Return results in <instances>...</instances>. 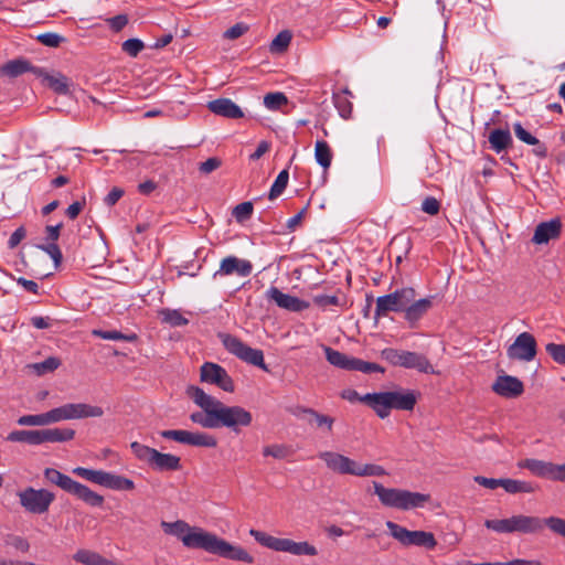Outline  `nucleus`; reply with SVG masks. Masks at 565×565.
Returning <instances> with one entry per match:
<instances>
[{"instance_id": "cd10ccee", "label": "nucleus", "mask_w": 565, "mask_h": 565, "mask_svg": "<svg viewBox=\"0 0 565 565\" xmlns=\"http://www.w3.org/2000/svg\"><path fill=\"white\" fill-rule=\"evenodd\" d=\"M518 467L530 470L540 478H550L552 462L539 459H524L518 462Z\"/></svg>"}, {"instance_id": "2f4dec72", "label": "nucleus", "mask_w": 565, "mask_h": 565, "mask_svg": "<svg viewBox=\"0 0 565 565\" xmlns=\"http://www.w3.org/2000/svg\"><path fill=\"white\" fill-rule=\"evenodd\" d=\"M501 487L510 494L533 493L537 489L532 482L510 478H502Z\"/></svg>"}, {"instance_id": "f257e3e1", "label": "nucleus", "mask_w": 565, "mask_h": 565, "mask_svg": "<svg viewBox=\"0 0 565 565\" xmlns=\"http://www.w3.org/2000/svg\"><path fill=\"white\" fill-rule=\"evenodd\" d=\"M166 534L177 536L188 548L202 550L222 558L253 563L254 557L241 545L232 544L216 534L199 526H190L185 521L161 522Z\"/></svg>"}, {"instance_id": "4d7b16f0", "label": "nucleus", "mask_w": 565, "mask_h": 565, "mask_svg": "<svg viewBox=\"0 0 565 565\" xmlns=\"http://www.w3.org/2000/svg\"><path fill=\"white\" fill-rule=\"evenodd\" d=\"M38 40L45 46L57 47L64 41V38L57 33L47 32L40 34Z\"/></svg>"}, {"instance_id": "a18cd8bd", "label": "nucleus", "mask_w": 565, "mask_h": 565, "mask_svg": "<svg viewBox=\"0 0 565 565\" xmlns=\"http://www.w3.org/2000/svg\"><path fill=\"white\" fill-rule=\"evenodd\" d=\"M334 106L338 109L340 116L348 119L352 113V103L345 95L337 94L333 96Z\"/></svg>"}, {"instance_id": "39448f33", "label": "nucleus", "mask_w": 565, "mask_h": 565, "mask_svg": "<svg viewBox=\"0 0 565 565\" xmlns=\"http://www.w3.org/2000/svg\"><path fill=\"white\" fill-rule=\"evenodd\" d=\"M44 477L51 483L56 484L65 492L75 495L77 499L84 501L90 507H102L104 503L103 495L94 492L85 484L73 480L67 475H64L54 468H46L44 470Z\"/></svg>"}, {"instance_id": "423d86ee", "label": "nucleus", "mask_w": 565, "mask_h": 565, "mask_svg": "<svg viewBox=\"0 0 565 565\" xmlns=\"http://www.w3.org/2000/svg\"><path fill=\"white\" fill-rule=\"evenodd\" d=\"M249 535L253 536L260 545L275 552L289 553L296 556H316L318 554L316 546L306 541L295 542L290 539L275 537L254 529L249 530Z\"/></svg>"}, {"instance_id": "774afa93", "label": "nucleus", "mask_w": 565, "mask_h": 565, "mask_svg": "<svg viewBox=\"0 0 565 565\" xmlns=\"http://www.w3.org/2000/svg\"><path fill=\"white\" fill-rule=\"evenodd\" d=\"M550 480L565 482V463L556 465L552 462Z\"/></svg>"}, {"instance_id": "bf43d9fd", "label": "nucleus", "mask_w": 565, "mask_h": 565, "mask_svg": "<svg viewBox=\"0 0 565 565\" xmlns=\"http://www.w3.org/2000/svg\"><path fill=\"white\" fill-rule=\"evenodd\" d=\"M247 31L248 25L243 22H238L225 31L224 38L228 40H236L243 34H245Z\"/></svg>"}, {"instance_id": "6ab92c4d", "label": "nucleus", "mask_w": 565, "mask_h": 565, "mask_svg": "<svg viewBox=\"0 0 565 565\" xmlns=\"http://www.w3.org/2000/svg\"><path fill=\"white\" fill-rule=\"evenodd\" d=\"M492 390L502 397L514 398L523 393L524 386L515 376L499 375L492 384Z\"/></svg>"}, {"instance_id": "aec40b11", "label": "nucleus", "mask_w": 565, "mask_h": 565, "mask_svg": "<svg viewBox=\"0 0 565 565\" xmlns=\"http://www.w3.org/2000/svg\"><path fill=\"white\" fill-rule=\"evenodd\" d=\"M562 233V222L559 218H552L540 223L534 231L532 242L537 245L547 244L550 241L557 239Z\"/></svg>"}, {"instance_id": "4468645a", "label": "nucleus", "mask_w": 565, "mask_h": 565, "mask_svg": "<svg viewBox=\"0 0 565 565\" xmlns=\"http://www.w3.org/2000/svg\"><path fill=\"white\" fill-rule=\"evenodd\" d=\"M160 435L166 439H171L180 444L213 448L217 445V439L206 433H192L183 429L162 430Z\"/></svg>"}, {"instance_id": "ddd939ff", "label": "nucleus", "mask_w": 565, "mask_h": 565, "mask_svg": "<svg viewBox=\"0 0 565 565\" xmlns=\"http://www.w3.org/2000/svg\"><path fill=\"white\" fill-rule=\"evenodd\" d=\"M20 504L30 513L43 514L45 513L51 503L54 501L55 495L46 489L26 488L18 493Z\"/></svg>"}, {"instance_id": "473e14b6", "label": "nucleus", "mask_w": 565, "mask_h": 565, "mask_svg": "<svg viewBox=\"0 0 565 565\" xmlns=\"http://www.w3.org/2000/svg\"><path fill=\"white\" fill-rule=\"evenodd\" d=\"M7 440L33 446L41 445V430H13L8 434Z\"/></svg>"}, {"instance_id": "f3484780", "label": "nucleus", "mask_w": 565, "mask_h": 565, "mask_svg": "<svg viewBox=\"0 0 565 565\" xmlns=\"http://www.w3.org/2000/svg\"><path fill=\"white\" fill-rule=\"evenodd\" d=\"M266 298L275 302L279 308L291 312H301L310 307L309 302L296 296L284 294L275 286L267 289Z\"/></svg>"}, {"instance_id": "9b49d317", "label": "nucleus", "mask_w": 565, "mask_h": 565, "mask_svg": "<svg viewBox=\"0 0 565 565\" xmlns=\"http://www.w3.org/2000/svg\"><path fill=\"white\" fill-rule=\"evenodd\" d=\"M218 338L224 348L239 360L267 371L262 350L253 349L241 341L237 337L228 333H220Z\"/></svg>"}, {"instance_id": "f704fd0d", "label": "nucleus", "mask_w": 565, "mask_h": 565, "mask_svg": "<svg viewBox=\"0 0 565 565\" xmlns=\"http://www.w3.org/2000/svg\"><path fill=\"white\" fill-rule=\"evenodd\" d=\"M92 334L94 337L100 338L103 340H111V341H125V342H136L138 340V335L134 332L122 333L117 330H93Z\"/></svg>"}, {"instance_id": "f8f14e48", "label": "nucleus", "mask_w": 565, "mask_h": 565, "mask_svg": "<svg viewBox=\"0 0 565 565\" xmlns=\"http://www.w3.org/2000/svg\"><path fill=\"white\" fill-rule=\"evenodd\" d=\"M217 427H227L238 433V427H247L252 424V414L241 406H226L216 399Z\"/></svg>"}, {"instance_id": "c9c22d12", "label": "nucleus", "mask_w": 565, "mask_h": 565, "mask_svg": "<svg viewBox=\"0 0 565 565\" xmlns=\"http://www.w3.org/2000/svg\"><path fill=\"white\" fill-rule=\"evenodd\" d=\"M315 158L319 166L324 170L330 168L332 161V151L324 140H317L315 145Z\"/></svg>"}, {"instance_id": "c85d7f7f", "label": "nucleus", "mask_w": 565, "mask_h": 565, "mask_svg": "<svg viewBox=\"0 0 565 565\" xmlns=\"http://www.w3.org/2000/svg\"><path fill=\"white\" fill-rule=\"evenodd\" d=\"M318 457L326 463L328 469L333 472L344 475L347 456L334 451H321Z\"/></svg>"}, {"instance_id": "79ce46f5", "label": "nucleus", "mask_w": 565, "mask_h": 565, "mask_svg": "<svg viewBox=\"0 0 565 565\" xmlns=\"http://www.w3.org/2000/svg\"><path fill=\"white\" fill-rule=\"evenodd\" d=\"M288 181H289V172L287 169H284L282 171H280L278 173L276 180L274 181V183L270 188L269 195H268L269 200H275L276 198H278L287 188Z\"/></svg>"}, {"instance_id": "9d476101", "label": "nucleus", "mask_w": 565, "mask_h": 565, "mask_svg": "<svg viewBox=\"0 0 565 565\" xmlns=\"http://www.w3.org/2000/svg\"><path fill=\"white\" fill-rule=\"evenodd\" d=\"M417 292L412 287H404L396 289L395 291L380 296L376 299L374 317L376 319L386 317L388 312H403L405 311L406 305L413 302L416 298Z\"/></svg>"}, {"instance_id": "c756f323", "label": "nucleus", "mask_w": 565, "mask_h": 565, "mask_svg": "<svg viewBox=\"0 0 565 565\" xmlns=\"http://www.w3.org/2000/svg\"><path fill=\"white\" fill-rule=\"evenodd\" d=\"M327 361L335 367L352 371L354 358L329 347H324Z\"/></svg>"}, {"instance_id": "a19ab883", "label": "nucleus", "mask_w": 565, "mask_h": 565, "mask_svg": "<svg viewBox=\"0 0 565 565\" xmlns=\"http://www.w3.org/2000/svg\"><path fill=\"white\" fill-rule=\"evenodd\" d=\"M372 409L376 413L380 418H386L391 413L390 402L387 392L377 393Z\"/></svg>"}, {"instance_id": "e2e57ef3", "label": "nucleus", "mask_w": 565, "mask_h": 565, "mask_svg": "<svg viewBox=\"0 0 565 565\" xmlns=\"http://www.w3.org/2000/svg\"><path fill=\"white\" fill-rule=\"evenodd\" d=\"M439 209L440 204L434 196H427L422 203V211L429 215H436Z\"/></svg>"}, {"instance_id": "0eeeda50", "label": "nucleus", "mask_w": 565, "mask_h": 565, "mask_svg": "<svg viewBox=\"0 0 565 565\" xmlns=\"http://www.w3.org/2000/svg\"><path fill=\"white\" fill-rule=\"evenodd\" d=\"M132 454L142 462L158 471H177L181 468L180 457L172 454H163L154 448L138 441L130 444Z\"/></svg>"}, {"instance_id": "b1692460", "label": "nucleus", "mask_w": 565, "mask_h": 565, "mask_svg": "<svg viewBox=\"0 0 565 565\" xmlns=\"http://www.w3.org/2000/svg\"><path fill=\"white\" fill-rule=\"evenodd\" d=\"M34 74L42 77L45 85L52 88L55 93L67 94L70 92V82L65 75L61 73L49 74L42 68L34 70Z\"/></svg>"}, {"instance_id": "4c0bfd02", "label": "nucleus", "mask_w": 565, "mask_h": 565, "mask_svg": "<svg viewBox=\"0 0 565 565\" xmlns=\"http://www.w3.org/2000/svg\"><path fill=\"white\" fill-rule=\"evenodd\" d=\"M162 322L168 323L171 327H182L189 323V320L183 317L180 310L164 308L160 312Z\"/></svg>"}, {"instance_id": "864d4df0", "label": "nucleus", "mask_w": 565, "mask_h": 565, "mask_svg": "<svg viewBox=\"0 0 565 565\" xmlns=\"http://www.w3.org/2000/svg\"><path fill=\"white\" fill-rule=\"evenodd\" d=\"M4 542L7 545L14 547L17 551L22 553H26L30 550V543L28 540L19 535L9 534Z\"/></svg>"}, {"instance_id": "4be33fe9", "label": "nucleus", "mask_w": 565, "mask_h": 565, "mask_svg": "<svg viewBox=\"0 0 565 565\" xmlns=\"http://www.w3.org/2000/svg\"><path fill=\"white\" fill-rule=\"evenodd\" d=\"M207 109L214 115L238 119L244 117V113L238 105L230 98H217L207 103Z\"/></svg>"}, {"instance_id": "5fc2aeb1", "label": "nucleus", "mask_w": 565, "mask_h": 565, "mask_svg": "<svg viewBox=\"0 0 565 565\" xmlns=\"http://www.w3.org/2000/svg\"><path fill=\"white\" fill-rule=\"evenodd\" d=\"M387 475L384 467L375 463H362L359 477H382Z\"/></svg>"}, {"instance_id": "72a5a7b5", "label": "nucleus", "mask_w": 565, "mask_h": 565, "mask_svg": "<svg viewBox=\"0 0 565 565\" xmlns=\"http://www.w3.org/2000/svg\"><path fill=\"white\" fill-rule=\"evenodd\" d=\"M514 134L516 138L523 141L526 145L537 146V149L534 150L535 154L540 157L546 156V148L541 145L540 140L532 136L529 131H526L520 122H515L513 125Z\"/></svg>"}, {"instance_id": "7ed1b4c3", "label": "nucleus", "mask_w": 565, "mask_h": 565, "mask_svg": "<svg viewBox=\"0 0 565 565\" xmlns=\"http://www.w3.org/2000/svg\"><path fill=\"white\" fill-rule=\"evenodd\" d=\"M484 526L498 534H537L547 526V518L534 515L513 514L505 519L486 520Z\"/></svg>"}, {"instance_id": "338daca9", "label": "nucleus", "mask_w": 565, "mask_h": 565, "mask_svg": "<svg viewBox=\"0 0 565 565\" xmlns=\"http://www.w3.org/2000/svg\"><path fill=\"white\" fill-rule=\"evenodd\" d=\"M109 26L118 32L122 30L128 23V17L126 14H118L107 20Z\"/></svg>"}, {"instance_id": "2eb2a0df", "label": "nucleus", "mask_w": 565, "mask_h": 565, "mask_svg": "<svg viewBox=\"0 0 565 565\" xmlns=\"http://www.w3.org/2000/svg\"><path fill=\"white\" fill-rule=\"evenodd\" d=\"M507 354L511 360L532 361L536 355L535 338L529 332L520 333L508 348Z\"/></svg>"}, {"instance_id": "49530a36", "label": "nucleus", "mask_w": 565, "mask_h": 565, "mask_svg": "<svg viewBox=\"0 0 565 565\" xmlns=\"http://www.w3.org/2000/svg\"><path fill=\"white\" fill-rule=\"evenodd\" d=\"M61 365L57 358L50 356L40 363L33 364V369L39 375L55 371Z\"/></svg>"}, {"instance_id": "bb28decb", "label": "nucleus", "mask_w": 565, "mask_h": 565, "mask_svg": "<svg viewBox=\"0 0 565 565\" xmlns=\"http://www.w3.org/2000/svg\"><path fill=\"white\" fill-rule=\"evenodd\" d=\"M75 430L71 428H46L41 429V444L44 443H64L72 440Z\"/></svg>"}, {"instance_id": "dca6fc26", "label": "nucleus", "mask_w": 565, "mask_h": 565, "mask_svg": "<svg viewBox=\"0 0 565 565\" xmlns=\"http://www.w3.org/2000/svg\"><path fill=\"white\" fill-rule=\"evenodd\" d=\"M201 381L215 384L225 392H234V383L227 371L221 365L205 362L201 366Z\"/></svg>"}, {"instance_id": "20e7f679", "label": "nucleus", "mask_w": 565, "mask_h": 565, "mask_svg": "<svg viewBox=\"0 0 565 565\" xmlns=\"http://www.w3.org/2000/svg\"><path fill=\"white\" fill-rule=\"evenodd\" d=\"M373 488L374 493L379 497L383 505L398 510L423 508L430 500L429 494L396 488H385L377 481H373Z\"/></svg>"}, {"instance_id": "3c124183", "label": "nucleus", "mask_w": 565, "mask_h": 565, "mask_svg": "<svg viewBox=\"0 0 565 565\" xmlns=\"http://www.w3.org/2000/svg\"><path fill=\"white\" fill-rule=\"evenodd\" d=\"M253 204L252 202H243L237 204L233 210V216L237 222H244L249 218L253 214Z\"/></svg>"}, {"instance_id": "603ef678", "label": "nucleus", "mask_w": 565, "mask_h": 565, "mask_svg": "<svg viewBox=\"0 0 565 565\" xmlns=\"http://www.w3.org/2000/svg\"><path fill=\"white\" fill-rule=\"evenodd\" d=\"M145 47V44L139 39H128L126 40L121 49L129 56L136 57Z\"/></svg>"}, {"instance_id": "6e6d98bb", "label": "nucleus", "mask_w": 565, "mask_h": 565, "mask_svg": "<svg viewBox=\"0 0 565 565\" xmlns=\"http://www.w3.org/2000/svg\"><path fill=\"white\" fill-rule=\"evenodd\" d=\"M404 350H397L393 348H385L381 351V356L384 359L387 363H390L393 366H399L401 359Z\"/></svg>"}, {"instance_id": "13d9d810", "label": "nucleus", "mask_w": 565, "mask_h": 565, "mask_svg": "<svg viewBox=\"0 0 565 565\" xmlns=\"http://www.w3.org/2000/svg\"><path fill=\"white\" fill-rule=\"evenodd\" d=\"M40 248L44 250L50 257L53 259L55 267H58L62 262V252L57 244L49 243L46 245H41Z\"/></svg>"}, {"instance_id": "69168bd1", "label": "nucleus", "mask_w": 565, "mask_h": 565, "mask_svg": "<svg viewBox=\"0 0 565 565\" xmlns=\"http://www.w3.org/2000/svg\"><path fill=\"white\" fill-rule=\"evenodd\" d=\"M221 160L215 157L209 158L206 161L200 164L199 170L204 174H209L218 169L221 167Z\"/></svg>"}, {"instance_id": "8fccbe9b", "label": "nucleus", "mask_w": 565, "mask_h": 565, "mask_svg": "<svg viewBox=\"0 0 565 565\" xmlns=\"http://www.w3.org/2000/svg\"><path fill=\"white\" fill-rule=\"evenodd\" d=\"M545 350L556 363L565 364V344L547 343Z\"/></svg>"}, {"instance_id": "ea45409f", "label": "nucleus", "mask_w": 565, "mask_h": 565, "mask_svg": "<svg viewBox=\"0 0 565 565\" xmlns=\"http://www.w3.org/2000/svg\"><path fill=\"white\" fill-rule=\"evenodd\" d=\"M291 33L289 31H281L279 32L274 40L269 44V51L273 54H281L284 53L290 42H291Z\"/></svg>"}, {"instance_id": "a211bd4d", "label": "nucleus", "mask_w": 565, "mask_h": 565, "mask_svg": "<svg viewBox=\"0 0 565 565\" xmlns=\"http://www.w3.org/2000/svg\"><path fill=\"white\" fill-rule=\"evenodd\" d=\"M252 270L253 265L249 260L228 256L222 259L220 268L214 276H231L235 274L239 277H247L252 274Z\"/></svg>"}, {"instance_id": "a878e982", "label": "nucleus", "mask_w": 565, "mask_h": 565, "mask_svg": "<svg viewBox=\"0 0 565 565\" xmlns=\"http://www.w3.org/2000/svg\"><path fill=\"white\" fill-rule=\"evenodd\" d=\"M488 141L490 148L500 153L511 146L512 137L509 129H494L489 134Z\"/></svg>"}, {"instance_id": "680f3d73", "label": "nucleus", "mask_w": 565, "mask_h": 565, "mask_svg": "<svg viewBox=\"0 0 565 565\" xmlns=\"http://www.w3.org/2000/svg\"><path fill=\"white\" fill-rule=\"evenodd\" d=\"M264 456H270L276 459H282L287 456V448L281 445L267 446L263 449Z\"/></svg>"}, {"instance_id": "6e6552de", "label": "nucleus", "mask_w": 565, "mask_h": 565, "mask_svg": "<svg viewBox=\"0 0 565 565\" xmlns=\"http://www.w3.org/2000/svg\"><path fill=\"white\" fill-rule=\"evenodd\" d=\"M192 401L202 408L203 412L192 413L190 418L193 423L204 428H218L216 411V398L206 394L198 386H190L186 391Z\"/></svg>"}, {"instance_id": "de8ad7c7", "label": "nucleus", "mask_w": 565, "mask_h": 565, "mask_svg": "<svg viewBox=\"0 0 565 565\" xmlns=\"http://www.w3.org/2000/svg\"><path fill=\"white\" fill-rule=\"evenodd\" d=\"M352 371H360L362 373L369 374L373 372L383 373L384 369L380 364L366 362L361 359L354 358Z\"/></svg>"}, {"instance_id": "052dcab7", "label": "nucleus", "mask_w": 565, "mask_h": 565, "mask_svg": "<svg viewBox=\"0 0 565 565\" xmlns=\"http://www.w3.org/2000/svg\"><path fill=\"white\" fill-rule=\"evenodd\" d=\"M547 527L563 537H565V520L557 516L547 518Z\"/></svg>"}, {"instance_id": "412c9836", "label": "nucleus", "mask_w": 565, "mask_h": 565, "mask_svg": "<svg viewBox=\"0 0 565 565\" xmlns=\"http://www.w3.org/2000/svg\"><path fill=\"white\" fill-rule=\"evenodd\" d=\"M433 297L422 298L413 300L409 305H406L404 311V319L408 323L409 328L417 327L420 319L431 309Z\"/></svg>"}, {"instance_id": "37998d69", "label": "nucleus", "mask_w": 565, "mask_h": 565, "mask_svg": "<svg viewBox=\"0 0 565 565\" xmlns=\"http://www.w3.org/2000/svg\"><path fill=\"white\" fill-rule=\"evenodd\" d=\"M288 99L284 93H269L264 97V105L269 110H278L282 106L287 105Z\"/></svg>"}, {"instance_id": "c03bdc74", "label": "nucleus", "mask_w": 565, "mask_h": 565, "mask_svg": "<svg viewBox=\"0 0 565 565\" xmlns=\"http://www.w3.org/2000/svg\"><path fill=\"white\" fill-rule=\"evenodd\" d=\"M303 413H307L317 424L318 427H326L328 431L332 430L334 419L330 416L318 413L312 408H301Z\"/></svg>"}, {"instance_id": "f03ea898", "label": "nucleus", "mask_w": 565, "mask_h": 565, "mask_svg": "<svg viewBox=\"0 0 565 565\" xmlns=\"http://www.w3.org/2000/svg\"><path fill=\"white\" fill-rule=\"evenodd\" d=\"M103 414L104 411L99 406L85 403H67L45 413L23 415L18 418L17 423L20 426H46L63 420L100 417Z\"/></svg>"}, {"instance_id": "5701e85b", "label": "nucleus", "mask_w": 565, "mask_h": 565, "mask_svg": "<svg viewBox=\"0 0 565 565\" xmlns=\"http://www.w3.org/2000/svg\"><path fill=\"white\" fill-rule=\"evenodd\" d=\"M399 366L405 369H414L426 374L435 373L434 367L428 359L424 354L413 351H403Z\"/></svg>"}, {"instance_id": "7c9ffc66", "label": "nucleus", "mask_w": 565, "mask_h": 565, "mask_svg": "<svg viewBox=\"0 0 565 565\" xmlns=\"http://www.w3.org/2000/svg\"><path fill=\"white\" fill-rule=\"evenodd\" d=\"M73 559L83 565H111L113 561L105 558L99 553L81 548L74 555Z\"/></svg>"}, {"instance_id": "1a4fd4ad", "label": "nucleus", "mask_w": 565, "mask_h": 565, "mask_svg": "<svg viewBox=\"0 0 565 565\" xmlns=\"http://www.w3.org/2000/svg\"><path fill=\"white\" fill-rule=\"evenodd\" d=\"M385 525L390 535L403 546L434 550L437 545V541L431 532L422 530L411 531L393 521H386Z\"/></svg>"}, {"instance_id": "58836bf2", "label": "nucleus", "mask_w": 565, "mask_h": 565, "mask_svg": "<svg viewBox=\"0 0 565 565\" xmlns=\"http://www.w3.org/2000/svg\"><path fill=\"white\" fill-rule=\"evenodd\" d=\"M106 488L117 491H130L135 488V483L131 479L109 472Z\"/></svg>"}, {"instance_id": "0e129e2a", "label": "nucleus", "mask_w": 565, "mask_h": 565, "mask_svg": "<svg viewBox=\"0 0 565 565\" xmlns=\"http://www.w3.org/2000/svg\"><path fill=\"white\" fill-rule=\"evenodd\" d=\"M475 482H477L479 486H482L487 489L494 490L498 487H501L502 484V478L501 479H494V478H487L482 476H477L473 478Z\"/></svg>"}, {"instance_id": "09e8293b", "label": "nucleus", "mask_w": 565, "mask_h": 565, "mask_svg": "<svg viewBox=\"0 0 565 565\" xmlns=\"http://www.w3.org/2000/svg\"><path fill=\"white\" fill-rule=\"evenodd\" d=\"M312 301L322 310H326L330 306H342L343 303L339 297L329 295H316Z\"/></svg>"}, {"instance_id": "e433bc0d", "label": "nucleus", "mask_w": 565, "mask_h": 565, "mask_svg": "<svg viewBox=\"0 0 565 565\" xmlns=\"http://www.w3.org/2000/svg\"><path fill=\"white\" fill-rule=\"evenodd\" d=\"M39 70V67H32L30 63L25 60H12L3 65L2 72L10 77H17L28 71Z\"/></svg>"}, {"instance_id": "393cba45", "label": "nucleus", "mask_w": 565, "mask_h": 565, "mask_svg": "<svg viewBox=\"0 0 565 565\" xmlns=\"http://www.w3.org/2000/svg\"><path fill=\"white\" fill-rule=\"evenodd\" d=\"M390 407L401 411H412L416 404V396L412 391L387 392Z\"/></svg>"}]
</instances>
